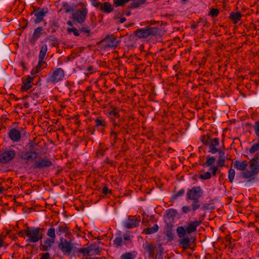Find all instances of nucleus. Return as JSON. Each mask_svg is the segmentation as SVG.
I'll use <instances>...</instances> for the list:
<instances>
[{"instance_id": "f257e3e1", "label": "nucleus", "mask_w": 259, "mask_h": 259, "mask_svg": "<svg viewBox=\"0 0 259 259\" xmlns=\"http://www.w3.org/2000/svg\"><path fill=\"white\" fill-rule=\"evenodd\" d=\"M249 170H245L242 172V177L245 179H254L256 175L259 174V157L258 156L252 158L249 161Z\"/></svg>"}, {"instance_id": "f03ea898", "label": "nucleus", "mask_w": 259, "mask_h": 259, "mask_svg": "<svg viewBox=\"0 0 259 259\" xmlns=\"http://www.w3.org/2000/svg\"><path fill=\"white\" fill-rule=\"evenodd\" d=\"M42 229L40 227H27L24 232L27 237L26 242L36 243L43 238Z\"/></svg>"}, {"instance_id": "7ed1b4c3", "label": "nucleus", "mask_w": 259, "mask_h": 259, "mask_svg": "<svg viewBox=\"0 0 259 259\" xmlns=\"http://www.w3.org/2000/svg\"><path fill=\"white\" fill-rule=\"evenodd\" d=\"M65 77V72L61 68H56L52 69L48 74L46 78L48 83L56 84L62 81Z\"/></svg>"}, {"instance_id": "20e7f679", "label": "nucleus", "mask_w": 259, "mask_h": 259, "mask_svg": "<svg viewBox=\"0 0 259 259\" xmlns=\"http://www.w3.org/2000/svg\"><path fill=\"white\" fill-rule=\"evenodd\" d=\"M204 195V191L200 186H194L188 189L186 193V200H199Z\"/></svg>"}, {"instance_id": "39448f33", "label": "nucleus", "mask_w": 259, "mask_h": 259, "mask_svg": "<svg viewBox=\"0 0 259 259\" xmlns=\"http://www.w3.org/2000/svg\"><path fill=\"white\" fill-rule=\"evenodd\" d=\"M158 33L156 27L140 28L135 32V35L139 38H146L150 35H155Z\"/></svg>"}, {"instance_id": "423d86ee", "label": "nucleus", "mask_w": 259, "mask_h": 259, "mask_svg": "<svg viewBox=\"0 0 259 259\" xmlns=\"http://www.w3.org/2000/svg\"><path fill=\"white\" fill-rule=\"evenodd\" d=\"M58 248L64 254H70L73 250L74 246L71 241L61 237L58 244Z\"/></svg>"}, {"instance_id": "0eeeda50", "label": "nucleus", "mask_w": 259, "mask_h": 259, "mask_svg": "<svg viewBox=\"0 0 259 259\" xmlns=\"http://www.w3.org/2000/svg\"><path fill=\"white\" fill-rule=\"evenodd\" d=\"M16 152L12 149L5 150L0 152V163L7 164L15 157Z\"/></svg>"}, {"instance_id": "6e6552de", "label": "nucleus", "mask_w": 259, "mask_h": 259, "mask_svg": "<svg viewBox=\"0 0 259 259\" xmlns=\"http://www.w3.org/2000/svg\"><path fill=\"white\" fill-rule=\"evenodd\" d=\"M88 13L87 8H81L72 14L73 20L81 24L85 21Z\"/></svg>"}, {"instance_id": "1a4fd4ad", "label": "nucleus", "mask_w": 259, "mask_h": 259, "mask_svg": "<svg viewBox=\"0 0 259 259\" xmlns=\"http://www.w3.org/2000/svg\"><path fill=\"white\" fill-rule=\"evenodd\" d=\"M22 85L21 87V91L22 92H26L28 90L30 89L33 85L34 77L31 76L30 75H27L24 76L21 78Z\"/></svg>"}, {"instance_id": "9d476101", "label": "nucleus", "mask_w": 259, "mask_h": 259, "mask_svg": "<svg viewBox=\"0 0 259 259\" xmlns=\"http://www.w3.org/2000/svg\"><path fill=\"white\" fill-rule=\"evenodd\" d=\"M22 127L18 128H12L9 130L8 136L10 139L14 142H18L20 141L21 138V132L23 130Z\"/></svg>"}, {"instance_id": "9b49d317", "label": "nucleus", "mask_w": 259, "mask_h": 259, "mask_svg": "<svg viewBox=\"0 0 259 259\" xmlns=\"http://www.w3.org/2000/svg\"><path fill=\"white\" fill-rule=\"evenodd\" d=\"M177 213V210L174 209H169L166 211L165 214L164 215V221L167 224V226H169L170 227L174 226V220Z\"/></svg>"}, {"instance_id": "f8f14e48", "label": "nucleus", "mask_w": 259, "mask_h": 259, "mask_svg": "<svg viewBox=\"0 0 259 259\" xmlns=\"http://www.w3.org/2000/svg\"><path fill=\"white\" fill-rule=\"evenodd\" d=\"M140 222V217L130 216L124 222V226L127 229H132L137 227Z\"/></svg>"}, {"instance_id": "ddd939ff", "label": "nucleus", "mask_w": 259, "mask_h": 259, "mask_svg": "<svg viewBox=\"0 0 259 259\" xmlns=\"http://www.w3.org/2000/svg\"><path fill=\"white\" fill-rule=\"evenodd\" d=\"M53 165L52 162L48 158H41L35 161L32 165L34 168L39 169L48 167Z\"/></svg>"}, {"instance_id": "4468645a", "label": "nucleus", "mask_w": 259, "mask_h": 259, "mask_svg": "<svg viewBox=\"0 0 259 259\" xmlns=\"http://www.w3.org/2000/svg\"><path fill=\"white\" fill-rule=\"evenodd\" d=\"M33 13L35 17L34 22L39 23L43 20L44 17L48 13V10L47 8H38L35 9Z\"/></svg>"}, {"instance_id": "2eb2a0df", "label": "nucleus", "mask_w": 259, "mask_h": 259, "mask_svg": "<svg viewBox=\"0 0 259 259\" xmlns=\"http://www.w3.org/2000/svg\"><path fill=\"white\" fill-rule=\"evenodd\" d=\"M132 237L128 234H124L122 238L120 236L116 237L113 240V244L118 247L122 245H126L127 242L131 241Z\"/></svg>"}, {"instance_id": "dca6fc26", "label": "nucleus", "mask_w": 259, "mask_h": 259, "mask_svg": "<svg viewBox=\"0 0 259 259\" xmlns=\"http://www.w3.org/2000/svg\"><path fill=\"white\" fill-rule=\"evenodd\" d=\"M219 145L220 140L219 138H216L211 139L208 145L209 148V152H210L211 154H214L217 153L218 152L222 150L221 149H220L218 148Z\"/></svg>"}, {"instance_id": "f3484780", "label": "nucleus", "mask_w": 259, "mask_h": 259, "mask_svg": "<svg viewBox=\"0 0 259 259\" xmlns=\"http://www.w3.org/2000/svg\"><path fill=\"white\" fill-rule=\"evenodd\" d=\"M37 156V153L33 151L23 152L20 155V157L22 159L31 161H34Z\"/></svg>"}, {"instance_id": "a211bd4d", "label": "nucleus", "mask_w": 259, "mask_h": 259, "mask_svg": "<svg viewBox=\"0 0 259 259\" xmlns=\"http://www.w3.org/2000/svg\"><path fill=\"white\" fill-rule=\"evenodd\" d=\"M55 241L52 239L47 238L44 242L40 245V249L44 251L50 250L54 244Z\"/></svg>"}, {"instance_id": "6ab92c4d", "label": "nucleus", "mask_w": 259, "mask_h": 259, "mask_svg": "<svg viewBox=\"0 0 259 259\" xmlns=\"http://www.w3.org/2000/svg\"><path fill=\"white\" fill-rule=\"evenodd\" d=\"M232 164L236 169L241 171L245 170L248 164L245 160H235Z\"/></svg>"}, {"instance_id": "aec40b11", "label": "nucleus", "mask_w": 259, "mask_h": 259, "mask_svg": "<svg viewBox=\"0 0 259 259\" xmlns=\"http://www.w3.org/2000/svg\"><path fill=\"white\" fill-rule=\"evenodd\" d=\"M103 41L105 43V46L108 48H115L117 46V40L113 36H107Z\"/></svg>"}, {"instance_id": "412c9836", "label": "nucleus", "mask_w": 259, "mask_h": 259, "mask_svg": "<svg viewBox=\"0 0 259 259\" xmlns=\"http://www.w3.org/2000/svg\"><path fill=\"white\" fill-rule=\"evenodd\" d=\"M117 127H119V125L116 123L115 119H113V126L111 128V136L113 138V144H115L116 143L117 140V135L119 133V131H118L116 128Z\"/></svg>"}, {"instance_id": "4be33fe9", "label": "nucleus", "mask_w": 259, "mask_h": 259, "mask_svg": "<svg viewBox=\"0 0 259 259\" xmlns=\"http://www.w3.org/2000/svg\"><path fill=\"white\" fill-rule=\"evenodd\" d=\"M42 30L43 29L41 27H38L34 30L33 34L30 39L31 44H34L35 43L36 41L40 36Z\"/></svg>"}, {"instance_id": "5701e85b", "label": "nucleus", "mask_w": 259, "mask_h": 259, "mask_svg": "<svg viewBox=\"0 0 259 259\" xmlns=\"http://www.w3.org/2000/svg\"><path fill=\"white\" fill-rule=\"evenodd\" d=\"M143 246L145 251L148 253L149 257L154 256L155 246L153 244L146 243L143 244Z\"/></svg>"}, {"instance_id": "b1692460", "label": "nucleus", "mask_w": 259, "mask_h": 259, "mask_svg": "<svg viewBox=\"0 0 259 259\" xmlns=\"http://www.w3.org/2000/svg\"><path fill=\"white\" fill-rule=\"evenodd\" d=\"M201 222L198 221H194L190 223L186 228L187 233L190 234L196 231L197 227L199 226Z\"/></svg>"}, {"instance_id": "393cba45", "label": "nucleus", "mask_w": 259, "mask_h": 259, "mask_svg": "<svg viewBox=\"0 0 259 259\" xmlns=\"http://www.w3.org/2000/svg\"><path fill=\"white\" fill-rule=\"evenodd\" d=\"M56 230V233L58 235H61L63 234H68L69 233V229L65 224L57 226Z\"/></svg>"}, {"instance_id": "a878e982", "label": "nucleus", "mask_w": 259, "mask_h": 259, "mask_svg": "<svg viewBox=\"0 0 259 259\" xmlns=\"http://www.w3.org/2000/svg\"><path fill=\"white\" fill-rule=\"evenodd\" d=\"M100 10L104 13H110L113 11V7L109 2H105L101 5Z\"/></svg>"}, {"instance_id": "bb28decb", "label": "nucleus", "mask_w": 259, "mask_h": 259, "mask_svg": "<svg viewBox=\"0 0 259 259\" xmlns=\"http://www.w3.org/2000/svg\"><path fill=\"white\" fill-rule=\"evenodd\" d=\"M48 51V47L46 45H42L40 49L39 54V58H38V63L40 64L41 62H42L43 60L45 59V56Z\"/></svg>"}, {"instance_id": "cd10ccee", "label": "nucleus", "mask_w": 259, "mask_h": 259, "mask_svg": "<svg viewBox=\"0 0 259 259\" xmlns=\"http://www.w3.org/2000/svg\"><path fill=\"white\" fill-rule=\"evenodd\" d=\"M218 152L219 153V157L217 163L220 166L223 167L225 165L226 159L225 152L222 150Z\"/></svg>"}, {"instance_id": "c85d7f7f", "label": "nucleus", "mask_w": 259, "mask_h": 259, "mask_svg": "<svg viewBox=\"0 0 259 259\" xmlns=\"http://www.w3.org/2000/svg\"><path fill=\"white\" fill-rule=\"evenodd\" d=\"M241 16L240 12H232L230 14L229 18L234 23L236 24L241 19Z\"/></svg>"}, {"instance_id": "c756f323", "label": "nucleus", "mask_w": 259, "mask_h": 259, "mask_svg": "<svg viewBox=\"0 0 259 259\" xmlns=\"http://www.w3.org/2000/svg\"><path fill=\"white\" fill-rule=\"evenodd\" d=\"M159 227L158 225L155 224L151 228H148L143 230V233L146 234H151L158 231Z\"/></svg>"}, {"instance_id": "7c9ffc66", "label": "nucleus", "mask_w": 259, "mask_h": 259, "mask_svg": "<svg viewBox=\"0 0 259 259\" xmlns=\"http://www.w3.org/2000/svg\"><path fill=\"white\" fill-rule=\"evenodd\" d=\"M190 240L188 237H185L180 240V244L183 249H187L190 245Z\"/></svg>"}, {"instance_id": "2f4dec72", "label": "nucleus", "mask_w": 259, "mask_h": 259, "mask_svg": "<svg viewBox=\"0 0 259 259\" xmlns=\"http://www.w3.org/2000/svg\"><path fill=\"white\" fill-rule=\"evenodd\" d=\"M119 111L117 108H114L108 112V116L109 118L114 119L115 118L119 117Z\"/></svg>"}, {"instance_id": "473e14b6", "label": "nucleus", "mask_w": 259, "mask_h": 259, "mask_svg": "<svg viewBox=\"0 0 259 259\" xmlns=\"http://www.w3.org/2000/svg\"><path fill=\"white\" fill-rule=\"evenodd\" d=\"M215 159L213 156H207L206 161L203 164L204 166H212L215 162Z\"/></svg>"}, {"instance_id": "72a5a7b5", "label": "nucleus", "mask_w": 259, "mask_h": 259, "mask_svg": "<svg viewBox=\"0 0 259 259\" xmlns=\"http://www.w3.org/2000/svg\"><path fill=\"white\" fill-rule=\"evenodd\" d=\"M253 129L254 133V136L255 138L259 142V121H256L254 122L253 125Z\"/></svg>"}, {"instance_id": "f704fd0d", "label": "nucleus", "mask_w": 259, "mask_h": 259, "mask_svg": "<svg viewBox=\"0 0 259 259\" xmlns=\"http://www.w3.org/2000/svg\"><path fill=\"white\" fill-rule=\"evenodd\" d=\"M90 246L91 255L98 254L100 253L99 247L96 244L91 245Z\"/></svg>"}, {"instance_id": "c9c22d12", "label": "nucleus", "mask_w": 259, "mask_h": 259, "mask_svg": "<svg viewBox=\"0 0 259 259\" xmlns=\"http://www.w3.org/2000/svg\"><path fill=\"white\" fill-rule=\"evenodd\" d=\"M56 231V229L53 227H51L48 230L47 235L49 237V238L55 240Z\"/></svg>"}, {"instance_id": "e433bc0d", "label": "nucleus", "mask_w": 259, "mask_h": 259, "mask_svg": "<svg viewBox=\"0 0 259 259\" xmlns=\"http://www.w3.org/2000/svg\"><path fill=\"white\" fill-rule=\"evenodd\" d=\"M177 232L180 238L183 237L187 232L186 229H185L183 226L178 227L177 229Z\"/></svg>"}, {"instance_id": "4c0bfd02", "label": "nucleus", "mask_w": 259, "mask_h": 259, "mask_svg": "<svg viewBox=\"0 0 259 259\" xmlns=\"http://www.w3.org/2000/svg\"><path fill=\"white\" fill-rule=\"evenodd\" d=\"M78 252L82 253L85 256H91L90 246L86 248H80L78 250Z\"/></svg>"}, {"instance_id": "58836bf2", "label": "nucleus", "mask_w": 259, "mask_h": 259, "mask_svg": "<svg viewBox=\"0 0 259 259\" xmlns=\"http://www.w3.org/2000/svg\"><path fill=\"white\" fill-rule=\"evenodd\" d=\"M259 150V142L253 144L249 150L250 154H253L254 153Z\"/></svg>"}, {"instance_id": "ea45409f", "label": "nucleus", "mask_w": 259, "mask_h": 259, "mask_svg": "<svg viewBox=\"0 0 259 259\" xmlns=\"http://www.w3.org/2000/svg\"><path fill=\"white\" fill-rule=\"evenodd\" d=\"M235 176V171L233 168H230L228 171V179L230 183H232Z\"/></svg>"}, {"instance_id": "a19ab883", "label": "nucleus", "mask_w": 259, "mask_h": 259, "mask_svg": "<svg viewBox=\"0 0 259 259\" xmlns=\"http://www.w3.org/2000/svg\"><path fill=\"white\" fill-rule=\"evenodd\" d=\"M192 201L193 202L191 204V208L192 209L195 211L200 206L199 200H192Z\"/></svg>"}, {"instance_id": "79ce46f5", "label": "nucleus", "mask_w": 259, "mask_h": 259, "mask_svg": "<svg viewBox=\"0 0 259 259\" xmlns=\"http://www.w3.org/2000/svg\"><path fill=\"white\" fill-rule=\"evenodd\" d=\"M96 123V126L97 127L103 126L105 127L106 126V122L104 120H102L99 118H97L95 120Z\"/></svg>"}, {"instance_id": "37998d69", "label": "nucleus", "mask_w": 259, "mask_h": 259, "mask_svg": "<svg viewBox=\"0 0 259 259\" xmlns=\"http://www.w3.org/2000/svg\"><path fill=\"white\" fill-rule=\"evenodd\" d=\"M211 140L207 135H203L201 138V142L205 145H208Z\"/></svg>"}, {"instance_id": "c03bdc74", "label": "nucleus", "mask_w": 259, "mask_h": 259, "mask_svg": "<svg viewBox=\"0 0 259 259\" xmlns=\"http://www.w3.org/2000/svg\"><path fill=\"white\" fill-rule=\"evenodd\" d=\"M67 31L69 34H73L75 36H79V33L77 29L75 27L68 28Z\"/></svg>"}, {"instance_id": "a18cd8bd", "label": "nucleus", "mask_w": 259, "mask_h": 259, "mask_svg": "<svg viewBox=\"0 0 259 259\" xmlns=\"http://www.w3.org/2000/svg\"><path fill=\"white\" fill-rule=\"evenodd\" d=\"M121 259H134V256L132 252H125L122 254Z\"/></svg>"}, {"instance_id": "49530a36", "label": "nucleus", "mask_w": 259, "mask_h": 259, "mask_svg": "<svg viewBox=\"0 0 259 259\" xmlns=\"http://www.w3.org/2000/svg\"><path fill=\"white\" fill-rule=\"evenodd\" d=\"M40 64H38V65L36 66V67L32 69L30 72V73L31 75V76H33L34 78H35L36 74H37L40 71Z\"/></svg>"}, {"instance_id": "de8ad7c7", "label": "nucleus", "mask_w": 259, "mask_h": 259, "mask_svg": "<svg viewBox=\"0 0 259 259\" xmlns=\"http://www.w3.org/2000/svg\"><path fill=\"white\" fill-rule=\"evenodd\" d=\"M211 178V174L209 172L207 171L199 176V178L201 180H208Z\"/></svg>"}, {"instance_id": "09e8293b", "label": "nucleus", "mask_w": 259, "mask_h": 259, "mask_svg": "<svg viewBox=\"0 0 259 259\" xmlns=\"http://www.w3.org/2000/svg\"><path fill=\"white\" fill-rule=\"evenodd\" d=\"M63 6L64 9L65 10L66 13H69L73 11V8L70 6L67 3H64Z\"/></svg>"}, {"instance_id": "8fccbe9b", "label": "nucleus", "mask_w": 259, "mask_h": 259, "mask_svg": "<svg viewBox=\"0 0 259 259\" xmlns=\"http://www.w3.org/2000/svg\"><path fill=\"white\" fill-rule=\"evenodd\" d=\"M168 226L169 227L170 229L169 230L165 231V233L168 237V240H172L174 239V235L171 230V228L172 227H170L169 226Z\"/></svg>"}, {"instance_id": "3c124183", "label": "nucleus", "mask_w": 259, "mask_h": 259, "mask_svg": "<svg viewBox=\"0 0 259 259\" xmlns=\"http://www.w3.org/2000/svg\"><path fill=\"white\" fill-rule=\"evenodd\" d=\"M185 193V190L184 189H181L178 193L173 196L172 198L174 199H177L178 197L183 196Z\"/></svg>"}, {"instance_id": "603ef678", "label": "nucleus", "mask_w": 259, "mask_h": 259, "mask_svg": "<svg viewBox=\"0 0 259 259\" xmlns=\"http://www.w3.org/2000/svg\"><path fill=\"white\" fill-rule=\"evenodd\" d=\"M141 5L138 3L137 0H134L131 4L130 8L131 9H136L139 7Z\"/></svg>"}, {"instance_id": "864d4df0", "label": "nucleus", "mask_w": 259, "mask_h": 259, "mask_svg": "<svg viewBox=\"0 0 259 259\" xmlns=\"http://www.w3.org/2000/svg\"><path fill=\"white\" fill-rule=\"evenodd\" d=\"M87 72H85V74L86 75H90L93 72H95V69L92 66H90L87 67Z\"/></svg>"}, {"instance_id": "5fc2aeb1", "label": "nucleus", "mask_w": 259, "mask_h": 259, "mask_svg": "<svg viewBox=\"0 0 259 259\" xmlns=\"http://www.w3.org/2000/svg\"><path fill=\"white\" fill-rule=\"evenodd\" d=\"M219 13V10L216 9H212L210 11V15L213 17L217 16Z\"/></svg>"}, {"instance_id": "6e6d98bb", "label": "nucleus", "mask_w": 259, "mask_h": 259, "mask_svg": "<svg viewBox=\"0 0 259 259\" xmlns=\"http://www.w3.org/2000/svg\"><path fill=\"white\" fill-rule=\"evenodd\" d=\"M218 169V167L215 165H213L209 168V170L212 172V176L216 175Z\"/></svg>"}, {"instance_id": "4d7b16f0", "label": "nucleus", "mask_w": 259, "mask_h": 259, "mask_svg": "<svg viewBox=\"0 0 259 259\" xmlns=\"http://www.w3.org/2000/svg\"><path fill=\"white\" fill-rule=\"evenodd\" d=\"M191 210V208L188 206H184L182 208V211L184 213H187L189 212H190Z\"/></svg>"}, {"instance_id": "13d9d810", "label": "nucleus", "mask_w": 259, "mask_h": 259, "mask_svg": "<svg viewBox=\"0 0 259 259\" xmlns=\"http://www.w3.org/2000/svg\"><path fill=\"white\" fill-rule=\"evenodd\" d=\"M207 20L206 19L204 18H201L199 19V20L198 21V23H201V25L203 26H207Z\"/></svg>"}, {"instance_id": "bf43d9fd", "label": "nucleus", "mask_w": 259, "mask_h": 259, "mask_svg": "<svg viewBox=\"0 0 259 259\" xmlns=\"http://www.w3.org/2000/svg\"><path fill=\"white\" fill-rule=\"evenodd\" d=\"M80 31L87 34L90 33V29L88 27H83L80 29Z\"/></svg>"}, {"instance_id": "052dcab7", "label": "nucleus", "mask_w": 259, "mask_h": 259, "mask_svg": "<svg viewBox=\"0 0 259 259\" xmlns=\"http://www.w3.org/2000/svg\"><path fill=\"white\" fill-rule=\"evenodd\" d=\"M50 256V254L49 252H46L45 253H42L41 254L40 259H49Z\"/></svg>"}, {"instance_id": "680f3d73", "label": "nucleus", "mask_w": 259, "mask_h": 259, "mask_svg": "<svg viewBox=\"0 0 259 259\" xmlns=\"http://www.w3.org/2000/svg\"><path fill=\"white\" fill-rule=\"evenodd\" d=\"M110 192V190H109V189L107 187H104L102 189V193L105 194L107 195V194L109 193Z\"/></svg>"}, {"instance_id": "e2e57ef3", "label": "nucleus", "mask_w": 259, "mask_h": 259, "mask_svg": "<svg viewBox=\"0 0 259 259\" xmlns=\"http://www.w3.org/2000/svg\"><path fill=\"white\" fill-rule=\"evenodd\" d=\"M102 4V3L99 2L97 0H95L94 1V2L93 3V5L95 7H98L99 6H100L101 7V5Z\"/></svg>"}, {"instance_id": "0e129e2a", "label": "nucleus", "mask_w": 259, "mask_h": 259, "mask_svg": "<svg viewBox=\"0 0 259 259\" xmlns=\"http://www.w3.org/2000/svg\"><path fill=\"white\" fill-rule=\"evenodd\" d=\"M104 150H102V149H100L99 150L97 153V155L98 156L99 155H101V156H103L104 155Z\"/></svg>"}, {"instance_id": "69168bd1", "label": "nucleus", "mask_w": 259, "mask_h": 259, "mask_svg": "<svg viewBox=\"0 0 259 259\" xmlns=\"http://www.w3.org/2000/svg\"><path fill=\"white\" fill-rule=\"evenodd\" d=\"M137 1L140 4V5H141L145 4L146 0H137Z\"/></svg>"}, {"instance_id": "338daca9", "label": "nucleus", "mask_w": 259, "mask_h": 259, "mask_svg": "<svg viewBox=\"0 0 259 259\" xmlns=\"http://www.w3.org/2000/svg\"><path fill=\"white\" fill-rule=\"evenodd\" d=\"M126 21V18L125 17H122L121 18H120V20H119V22L121 23H124L125 21Z\"/></svg>"}, {"instance_id": "774afa93", "label": "nucleus", "mask_w": 259, "mask_h": 259, "mask_svg": "<svg viewBox=\"0 0 259 259\" xmlns=\"http://www.w3.org/2000/svg\"><path fill=\"white\" fill-rule=\"evenodd\" d=\"M56 38L54 37H52V36H50L49 37H47L46 38V41L47 40H54V39H55Z\"/></svg>"}]
</instances>
